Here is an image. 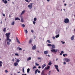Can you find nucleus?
<instances>
[{
    "label": "nucleus",
    "instance_id": "12",
    "mask_svg": "<svg viewBox=\"0 0 75 75\" xmlns=\"http://www.w3.org/2000/svg\"><path fill=\"white\" fill-rule=\"evenodd\" d=\"M74 35H73L71 38V40H74Z\"/></svg>",
    "mask_w": 75,
    "mask_h": 75
},
{
    "label": "nucleus",
    "instance_id": "63",
    "mask_svg": "<svg viewBox=\"0 0 75 75\" xmlns=\"http://www.w3.org/2000/svg\"><path fill=\"white\" fill-rule=\"evenodd\" d=\"M63 10H64V11H65V9H63Z\"/></svg>",
    "mask_w": 75,
    "mask_h": 75
},
{
    "label": "nucleus",
    "instance_id": "59",
    "mask_svg": "<svg viewBox=\"0 0 75 75\" xmlns=\"http://www.w3.org/2000/svg\"><path fill=\"white\" fill-rule=\"evenodd\" d=\"M22 75H27V74H23Z\"/></svg>",
    "mask_w": 75,
    "mask_h": 75
},
{
    "label": "nucleus",
    "instance_id": "26",
    "mask_svg": "<svg viewBox=\"0 0 75 75\" xmlns=\"http://www.w3.org/2000/svg\"><path fill=\"white\" fill-rule=\"evenodd\" d=\"M11 25H14V21H13L11 24Z\"/></svg>",
    "mask_w": 75,
    "mask_h": 75
},
{
    "label": "nucleus",
    "instance_id": "6",
    "mask_svg": "<svg viewBox=\"0 0 75 75\" xmlns=\"http://www.w3.org/2000/svg\"><path fill=\"white\" fill-rule=\"evenodd\" d=\"M52 52H57V50H55V49H52L51 50Z\"/></svg>",
    "mask_w": 75,
    "mask_h": 75
},
{
    "label": "nucleus",
    "instance_id": "7",
    "mask_svg": "<svg viewBox=\"0 0 75 75\" xmlns=\"http://www.w3.org/2000/svg\"><path fill=\"white\" fill-rule=\"evenodd\" d=\"M42 69H44V67H46V64H44L43 65H42Z\"/></svg>",
    "mask_w": 75,
    "mask_h": 75
},
{
    "label": "nucleus",
    "instance_id": "21",
    "mask_svg": "<svg viewBox=\"0 0 75 75\" xmlns=\"http://www.w3.org/2000/svg\"><path fill=\"white\" fill-rule=\"evenodd\" d=\"M19 62H20V60H19V59H17L16 62H17V63H18Z\"/></svg>",
    "mask_w": 75,
    "mask_h": 75
},
{
    "label": "nucleus",
    "instance_id": "43",
    "mask_svg": "<svg viewBox=\"0 0 75 75\" xmlns=\"http://www.w3.org/2000/svg\"><path fill=\"white\" fill-rule=\"evenodd\" d=\"M19 50L20 51H21V50H22V49H21V48H19Z\"/></svg>",
    "mask_w": 75,
    "mask_h": 75
},
{
    "label": "nucleus",
    "instance_id": "8",
    "mask_svg": "<svg viewBox=\"0 0 75 75\" xmlns=\"http://www.w3.org/2000/svg\"><path fill=\"white\" fill-rule=\"evenodd\" d=\"M44 53L45 54H48V52L47 51H45L44 52Z\"/></svg>",
    "mask_w": 75,
    "mask_h": 75
},
{
    "label": "nucleus",
    "instance_id": "3",
    "mask_svg": "<svg viewBox=\"0 0 75 75\" xmlns=\"http://www.w3.org/2000/svg\"><path fill=\"white\" fill-rule=\"evenodd\" d=\"M30 5H29L28 6V7L30 9H31L32 8V7H33V3H30Z\"/></svg>",
    "mask_w": 75,
    "mask_h": 75
},
{
    "label": "nucleus",
    "instance_id": "14",
    "mask_svg": "<svg viewBox=\"0 0 75 75\" xmlns=\"http://www.w3.org/2000/svg\"><path fill=\"white\" fill-rule=\"evenodd\" d=\"M17 20H20V19L18 17H17L15 18V21Z\"/></svg>",
    "mask_w": 75,
    "mask_h": 75
},
{
    "label": "nucleus",
    "instance_id": "60",
    "mask_svg": "<svg viewBox=\"0 0 75 75\" xmlns=\"http://www.w3.org/2000/svg\"><path fill=\"white\" fill-rule=\"evenodd\" d=\"M17 73H20V71L18 72H17Z\"/></svg>",
    "mask_w": 75,
    "mask_h": 75
},
{
    "label": "nucleus",
    "instance_id": "44",
    "mask_svg": "<svg viewBox=\"0 0 75 75\" xmlns=\"http://www.w3.org/2000/svg\"><path fill=\"white\" fill-rule=\"evenodd\" d=\"M61 53H62V54H64V51H61Z\"/></svg>",
    "mask_w": 75,
    "mask_h": 75
},
{
    "label": "nucleus",
    "instance_id": "58",
    "mask_svg": "<svg viewBox=\"0 0 75 75\" xmlns=\"http://www.w3.org/2000/svg\"><path fill=\"white\" fill-rule=\"evenodd\" d=\"M62 53H60V55H62Z\"/></svg>",
    "mask_w": 75,
    "mask_h": 75
},
{
    "label": "nucleus",
    "instance_id": "27",
    "mask_svg": "<svg viewBox=\"0 0 75 75\" xmlns=\"http://www.w3.org/2000/svg\"><path fill=\"white\" fill-rule=\"evenodd\" d=\"M4 3H5V4H7V0H6L4 1Z\"/></svg>",
    "mask_w": 75,
    "mask_h": 75
},
{
    "label": "nucleus",
    "instance_id": "2",
    "mask_svg": "<svg viewBox=\"0 0 75 75\" xmlns=\"http://www.w3.org/2000/svg\"><path fill=\"white\" fill-rule=\"evenodd\" d=\"M64 22L65 24H68L69 23V20L68 18H66L64 20Z\"/></svg>",
    "mask_w": 75,
    "mask_h": 75
},
{
    "label": "nucleus",
    "instance_id": "25",
    "mask_svg": "<svg viewBox=\"0 0 75 75\" xmlns=\"http://www.w3.org/2000/svg\"><path fill=\"white\" fill-rule=\"evenodd\" d=\"M55 67L56 68V69H57V68H58V66L57 65H55Z\"/></svg>",
    "mask_w": 75,
    "mask_h": 75
},
{
    "label": "nucleus",
    "instance_id": "9",
    "mask_svg": "<svg viewBox=\"0 0 75 75\" xmlns=\"http://www.w3.org/2000/svg\"><path fill=\"white\" fill-rule=\"evenodd\" d=\"M50 69V66H48L47 67H45L44 69V70H45L46 69L48 70V69Z\"/></svg>",
    "mask_w": 75,
    "mask_h": 75
},
{
    "label": "nucleus",
    "instance_id": "49",
    "mask_svg": "<svg viewBox=\"0 0 75 75\" xmlns=\"http://www.w3.org/2000/svg\"><path fill=\"white\" fill-rule=\"evenodd\" d=\"M64 65H65V64H66V63L65 62H64Z\"/></svg>",
    "mask_w": 75,
    "mask_h": 75
},
{
    "label": "nucleus",
    "instance_id": "5",
    "mask_svg": "<svg viewBox=\"0 0 75 75\" xmlns=\"http://www.w3.org/2000/svg\"><path fill=\"white\" fill-rule=\"evenodd\" d=\"M64 60L66 62H69L70 61V59H68L67 58H65L64 59Z\"/></svg>",
    "mask_w": 75,
    "mask_h": 75
},
{
    "label": "nucleus",
    "instance_id": "16",
    "mask_svg": "<svg viewBox=\"0 0 75 75\" xmlns=\"http://www.w3.org/2000/svg\"><path fill=\"white\" fill-rule=\"evenodd\" d=\"M25 10L23 11L21 14V15H23L25 13Z\"/></svg>",
    "mask_w": 75,
    "mask_h": 75
},
{
    "label": "nucleus",
    "instance_id": "56",
    "mask_svg": "<svg viewBox=\"0 0 75 75\" xmlns=\"http://www.w3.org/2000/svg\"><path fill=\"white\" fill-rule=\"evenodd\" d=\"M64 5L65 6H67V4H64Z\"/></svg>",
    "mask_w": 75,
    "mask_h": 75
},
{
    "label": "nucleus",
    "instance_id": "51",
    "mask_svg": "<svg viewBox=\"0 0 75 75\" xmlns=\"http://www.w3.org/2000/svg\"><path fill=\"white\" fill-rule=\"evenodd\" d=\"M38 73H40V71L38 70Z\"/></svg>",
    "mask_w": 75,
    "mask_h": 75
},
{
    "label": "nucleus",
    "instance_id": "64",
    "mask_svg": "<svg viewBox=\"0 0 75 75\" xmlns=\"http://www.w3.org/2000/svg\"><path fill=\"white\" fill-rule=\"evenodd\" d=\"M57 60H58V58H57L56 60V61H57Z\"/></svg>",
    "mask_w": 75,
    "mask_h": 75
},
{
    "label": "nucleus",
    "instance_id": "39",
    "mask_svg": "<svg viewBox=\"0 0 75 75\" xmlns=\"http://www.w3.org/2000/svg\"><path fill=\"white\" fill-rule=\"evenodd\" d=\"M25 31L26 33V34H27V33H28V31H27V29L25 30Z\"/></svg>",
    "mask_w": 75,
    "mask_h": 75
},
{
    "label": "nucleus",
    "instance_id": "34",
    "mask_svg": "<svg viewBox=\"0 0 75 75\" xmlns=\"http://www.w3.org/2000/svg\"><path fill=\"white\" fill-rule=\"evenodd\" d=\"M47 42H49V43H51V41H50L49 40H47Z\"/></svg>",
    "mask_w": 75,
    "mask_h": 75
},
{
    "label": "nucleus",
    "instance_id": "36",
    "mask_svg": "<svg viewBox=\"0 0 75 75\" xmlns=\"http://www.w3.org/2000/svg\"><path fill=\"white\" fill-rule=\"evenodd\" d=\"M5 72H6V73H7V72H8V71H7V70H5Z\"/></svg>",
    "mask_w": 75,
    "mask_h": 75
},
{
    "label": "nucleus",
    "instance_id": "62",
    "mask_svg": "<svg viewBox=\"0 0 75 75\" xmlns=\"http://www.w3.org/2000/svg\"><path fill=\"white\" fill-rule=\"evenodd\" d=\"M2 1L3 2H4V0H2Z\"/></svg>",
    "mask_w": 75,
    "mask_h": 75
},
{
    "label": "nucleus",
    "instance_id": "55",
    "mask_svg": "<svg viewBox=\"0 0 75 75\" xmlns=\"http://www.w3.org/2000/svg\"><path fill=\"white\" fill-rule=\"evenodd\" d=\"M62 44H65V42H62Z\"/></svg>",
    "mask_w": 75,
    "mask_h": 75
},
{
    "label": "nucleus",
    "instance_id": "37",
    "mask_svg": "<svg viewBox=\"0 0 75 75\" xmlns=\"http://www.w3.org/2000/svg\"><path fill=\"white\" fill-rule=\"evenodd\" d=\"M35 68H36V66H34L33 68V69H35Z\"/></svg>",
    "mask_w": 75,
    "mask_h": 75
},
{
    "label": "nucleus",
    "instance_id": "10",
    "mask_svg": "<svg viewBox=\"0 0 75 75\" xmlns=\"http://www.w3.org/2000/svg\"><path fill=\"white\" fill-rule=\"evenodd\" d=\"M16 40H17V42H18L19 44H20V41H19L18 38H16Z\"/></svg>",
    "mask_w": 75,
    "mask_h": 75
},
{
    "label": "nucleus",
    "instance_id": "20",
    "mask_svg": "<svg viewBox=\"0 0 75 75\" xmlns=\"http://www.w3.org/2000/svg\"><path fill=\"white\" fill-rule=\"evenodd\" d=\"M2 62L0 61V67H2Z\"/></svg>",
    "mask_w": 75,
    "mask_h": 75
},
{
    "label": "nucleus",
    "instance_id": "15",
    "mask_svg": "<svg viewBox=\"0 0 75 75\" xmlns=\"http://www.w3.org/2000/svg\"><path fill=\"white\" fill-rule=\"evenodd\" d=\"M31 59V57H29L27 59V61H30Z\"/></svg>",
    "mask_w": 75,
    "mask_h": 75
},
{
    "label": "nucleus",
    "instance_id": "17",
    "mask_svg": "<svg viewBox=\"0 0 75 75\" xmlns=\"http://www.w3.org/2000/svg\"><path fill=\"white\" fill-rule=\"evenodd\" d=\"M21 23H23L24 22V20H23V18H21Z\"/></svg>",
    "mask_w": 75,
    "mask_h": 75
},
{
    "label": "nucleus",
    "instance_id": "57",
    "mask_svg": "<svg viewBox=\"0 0 75 75\" xmlns=\"http://www.w3.org/2000/svg\"><path fill=\"white\" fill-rule=\"evenodd\" d=\"M0 23L1 24H2V23H3V22H2V21H1Z\"/></svg>",
    "mask_w": 75,
    "mask_h": 75
},
{
    "label": "nucleus",
    "instance_id": "40",
    "mask_svg": "<svg viewBox=\"0 0 75 75\" xmlns=\"http://www.w3.org/2000/svg\"><path fill=\"white\" fill-rule=\"evenodd\" d=\"M56 69L57 70V71H58V72H59V69H58V68H56Z\"/></svg>",
    "mask_w": 75,
    "mask_h": 75
},
{
    "label": "nucleus",
    "instance_id": "38",
    "mask_svg": "<svg viewBox=\"0 0 75 75\" xmlns=\"http://www.w3.org/2000/svg\"><path fill=\"white\" fill-rule=\"evenodd\" d=\"M25 1L27 3H30V1H28V0H25Z\"/></svg>",
    "mask_w": 75,
    "mask_h": 75
},
{
    "label": "nucleus",
    "instance_id": "11",
    "mask_svg": "<svg viewBox=\"0 0 75 75\" xmlns=\"http://www.w3.org/2000/svg\"><path fill=\"white\" fill-rule=\"evenodd\" d=\"M52 48H51V49H54V48H55V45H52Z\"/></svg>",
    "mask_w": 75,
    "mask_h": 75
},
{
    "label": "nucleus",
    "instance_id": "22",
    "mask_svg": "<svg viewBox=\"0 0 75 75\" xmlns=\"http://www.w3.org/2000/svg\"><path fill=\"white\" fill-rule=\"evenodd\" d=\"M30 72V69L28 68L27 70V72L28 73H29V72Z\"/></svg>",
    "mask_w": 75,
    "mask_h": 75
},
{
    "label": "nucleus",
    "instance_id": "52",
    "mask_svg": "<svg viewBox=\"0 0 75 75\" xmlns=\"http://www.w3.org/2000/svg\"><path fill=\"white\" fill-rule=\"evenodd\" d=\"M52 38H53V39H55V37H52Z\"/></svg>",
    "mask_w": 75,
    "mask_h": 75
},
{
    "label": "nucleus",
    "instance_id": "50",
    "mask_svg": "<svg viewBox=\"0 0 75 75\" xmlns=\"http://www.w3.org/2000/svg\"><path fill=\"white\" fill-rule=\"evenodd\" d=\"M12 61L14 62V59H13Z\"/></svg>",
    "mask_w": 75,
    "mask_h": 75
},
{
    "label": "nucleus",
    "instance_id": "41",
    "mask_svg": "<svg viewBox=\"0 0 75 75\" xmlns=\"http://www.w3.org/2000/svg\"><path fill=\"white\" fill-rule=\"evenodd\" d=\"M35 23H36L35 22L33 21V23L34 24H35Z\"/></svg>",
    "mask_w": 75,
    "mask_h": 75
},
{
    "label": "nucleus",
    "instance_id": "23",
    "mask_svg": "<svg viewBox=\"0 0 75 75\" xmlns=\"http://www.w3.org/2000/svg\"><path fill=\"white\" fill-rule=\"evenodd\" d=\"M38 72V69H37L35 71V74H37V72Z\"/></svg>",
    "mask_w": 75,
    "mask_h": 75
},
{
    "label": "nucleus",
    "instance_id": "61",
    "mask_svg": "<svg viewBox=\"0 0 75 75\" xmlns=\"http://www.w3.org/2000/svg\"><path fill=\"white\" fill-rule=\"evenodd\" d=\"M50 0H47V1H48V2L50 1Z\"/></svg>",
    "mask_w": 75,
    "mask_h": 75
},
{
    "label": "nucleus",
    "instance_id": "31",
    "mask_svg": "<svg viewBox=\"0 0 75 75\" xmlns=\"http://www.w3.org/2000/svg\"><path fill=\"white\" fill-rule=\"evenodd\" d=\"M7 45H10V42H7Z\"/></svg>",
    "mask_w": 75,
    "mask_h": 75
},
{
    "label": "nucleus",
    "instance_id": "35",
    "mask_svg": "<svg viewBox=\"0 0 75 75\" xmlns=\"http://www.w3.org/2000/svg\"><path fill=\"white\" fill-rule=\"evenodd\" d=\"M22 26H23V27H25V25L23 24L22 25Z\"/></svg>",
    "mask_w": 75,
    "mask_h": 75
},
{
    "label": "nucleus",
    "instance_id": "54",
    "mask_svg": "<svg viewBox=\"0 0 75 75\" xmlns=\"http://www.w3.org/2000/svg\"><path fill=\"white\" fill-rule=\"evenodd\" d=\"M38 68H39V69H40V68H41V67L39 66L38 67Z\"/></svg>",
    "mask_w": 75,
    "mask_h": 75
},
{
    "label": "nucleus",
    "instance_id": "24",
    "mask_svg": "<svg viewBox=\"0 0 75 75\" xmlns=\"http://www.w3.org/2000/svg\"><path fill=\"white\" fill-rule=\"evenodd\" d=\"M59 37V35L58 34L55 36L56 38H58V37Z\"/></svg>",
    "mask_w": 75,
    "mask_h": 75
},
{
    "label": "nucleus",
    "instance_id": "53",
    "mask_svg": "<svg viewBox=\"0 0 75 75\" xmlns=\"http://www.w3.org/2000/svg\"><path fill=\"white\" fill-rule=\"evenodd\" d=\"M3 16H4V17H5V14H3Z\"/></svg>",
    "mask_w": 75,
    "mask_h": 75
},
{
    "label": "nucleus",
    "instance_id": "19",
    "mask_svg": "<svg viewBox=\"0 0 75 75\" xmlns=\"http://www.w3.org/2000/svg\"><path fill=\"white\" fill-rule=\"evenodd\" d=\"M32 40H33V39H30L29 42V43H31V42H32Z\"/></svg>",
    "mask_w": 75,
    "mask_h": 75
},
{
    "label": "nucleus",
    "instance_id": "18",
    "mask_svg": "<svg viewBox=\"0 0 75 75\" xmlns=\"http://www.w3.org/2000/svg\"><path fill=\"white\" fill-rule=\"evenodd\" d=\"M52 63H51V61H50L48 63L49 65H51Z\"/></svg>",
    "mask_w": 75,
    "mask_h": 75
},
{
    "label": "nucleus",
    "instance_id": "28",
    "mask_svg": "<svg viewBox=\"0 0 75 75\" xmlns=\"http://www.w3.org/2000/svg\"><path fill=\"white\" fill-rule=\"evenodd\" d=\"M6 28H4L3 29V31L4 32H6Z\"/></svg>",
    "mask_w": 75,
    "mask_h": 75
},
{
    "label": "nucleus",
    "instance_id": "29",
    "mask_svg": "<svg viewBox=\"0 0 75 75\" xmlns=\"http://www.w3.org/2000/svg\"><path fill=\"white\" fill-rule=\"evenodd\" d=\"M23 73H24V67H23Z\"/></svg>",
    "mask_w": 75,
    "mask_h": 75
},
{
    "label": "nucleus",
    "instance_id": "13",
    "mask_svg": "<svg viewBox=\"0 0 75 75\" xmlns=\"http://www.w3.org/2000/svg\"><path fill=\"white\" fill-rule=\"evenodd\" d=\"M14 66H17L18 65V63L17 62H15L14 63Z\"/></svg>",
    "mask_w": 75,
    "mask_h": 75
},
{
    "label": "nucleus",
    "instance_id": "30",
    "mask_svg": "<svg viewBox=\"0 0 75 75\" xmlns=\"http://www.w3.org/2000/svg\"><path fill=\"white\" fill-rule=\"evenodd\" d=\"M34 20L35 21H37V18H34Z\"/></svg>",
    "mask_w": 75,
    "mask_h": 75
},
{
    "label": "nucleus",
    "instance_id": "42",
    "mask_svg": "<svg viewBox=\"0 0 75 75\" xmlns=\"http://www.w3.org/2000/svg\"><path fill=\"white\" fill-rule=\"evenodd\" d=\"M44 71L43 70L42 72V74H44Z\"/></svg>",
    "mask_w": 75,
    "mask_h": 75
},
{
    "label": "nucleus",
    "instance_id": "33",
    "mask_svg": "<svg viewBox=\"0 0 75 75\" xmlns=\"http://www.w3.org/2000/svg\"><path fill=\"white\" fill-rule=\"evenodd\" d=\"M15 55H16V56H19V55L17 53H16L15 54Z\"/></svg>",
    "mask_w": 75,
    "mask_h": 75
},
{
    "label": "nucleus",
    "instance_id": "32",
    "mask_svg": "<svg viewBox=\"0 0 75 75\" xmlns=\"http://www.w3.org/2000/svg\"><path fill=\"white\" fill-rule=\"evenodd\" d=\"M48 46H50V47H52V45L50 44H49L48 45Z\"/></svg>",
    "mask_w": 75,
    "mask_h": 75
},
{
    "label": "nucleus",
    "instance_id": "4",
    "mask_svg": "<svg viewBox=\"0 0 75 75\" xmlns=\"http://www.w3.org/2000/svg\"><path fill=\"white\" fill-rule=\"evenodd\" d=\"M36 48H37V46L35 45L34 46H33L32 48L33 50H35V49Z\"/></svg>",
    "mask_w": 75,
    "mask_h": 75
},
{
    "label": "nucleus",
    "instance_id": "48",
    "mask_svg": "<svg viewBox=\"0 0 75 75\" xmlns=\"http://www.w3.org/2000/svg\"><path fill=\"white\" fill-rule=\"evenodd\" d=\"M63 57H65V54H63Z\"/></svg>",
    "mask_w": 75,
    "mask_h": 75
},
{
    "label": "nucleus",
    "instance_id": "45",
    "mask_svg": "<svg viewBox=\"0 0 75 75\" xmlns=\"http://www.w3.org/2000/svg\"><path fill=\"white\" fill-rule=\"evenodd\" d=\"M36 65L37 66H38V65H39V64H38L37 63H36Z\"/></svg>",
    "mask_w": 75,
    "mask_h": 75
},
{
    "label": "nucleus",
    "instance_id": "46",
    "mask_svg": "<svg viewBox=\"0 0 75 75\" xmlns=\"http://www.w3.org/2000/svg\"><path fill=\"white\" fill-rule=\"evenodd\" d=\"M38 59H41V58L38 57Z\"/></svg>",
    "mask_w": 75,
    "mask_h": 75
},
{
    "label": "nucleus",
    "instance_id": "47",
    "mask_svg": "<svg viewBox=\"0 0 75 75\" xmlns=\"http://www.w3.org/2000/svg\"><path fill=\"white\" fill-rule=\"evenodd\" d=\"M31 32H32V33H34V30H31Z\"/></svg>",
    "mask_w": 75,
    "mask_h": 75
},
{
    "label": "nucleus",
    "instance_id": "1",
    "mask_svg": "<svg viewBox=\"0 0 75 75\" xmlns=\"http://www.w3.org/2000/svg\"><path fill=\"white\" fill-rule=\"evenodd\" d=\"M10 33H7L5 34V35L6 37L7 41H9V42H11V39H10Z\"/></svg>",
    "mask_w": 75,
    "mask_h": 75
}]
</instances>
